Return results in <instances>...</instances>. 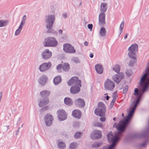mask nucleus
<instances>
[{
	"mask_svg": "<svg viewBox=\"0 0 149 149\" xmlns=\"http://www.w3.org/2000/svg\"><path fill=\"white\" fill-rule=\"evenodd\" d=\"M62 65L61 64H60L57 66V69L58 70L60 69H61V68H62Z\"/></svg>",
	"mask_w": 149,
	"mask_h": 149,
	"instance_id": "nucleus-43",
	"label": "nucleus"
},
{
	"mask_svg": "<svg viewBox=\"0 0 149 149\" xmlns=\"http://www.w3.org/2000/svg\"><path fill=\"white\" fill-rule=\"evenodd\" d=\"M84 44L85 46H87L88 45V43L87 41H85L84 42Z\"/></svg>",
	"mask_w": 149,
	"mask_h": 149,
	"instance_id": "nucleus-52",
	"label": "nucleus"
},
{
	"mask_svg": "<svg viewBox=\"0 0 149 149\" xmlns=\"http://www.w3.org/2000/svg\"><path fill=\"white\" fill-rule=\"evenodd\" d=\"M128 86L127 85H126L125 87H124L123 90V93H125L127 92L128 90Z\"/></svg>",
	"mask_w": 149,
	"mask_h": 149,
	"instance_id": "nucleus-37",
	"label": "nucleus"
},
{
	"mask_svg": "<svg viewBox=\"0 0 149 149\" xmlns=\"http://www.w3.org/2000/svg\"><path fill=\"white\" fill-rule=\"evenodd\" d=\"M93 27V26L92 24H88V28L91 31H92Z\"/></svg>",
	"mask_w": 149,
	"mask_h": 149,
	"instance_id": "nucleus-42",
	"label": "nucleus"
},
{
	"mask_svg": "<svg viewBox=\"0 0 149 149\" xmlns=\"http://www.w3.org/2000/svg\"><path fill=\"white\" fill-rule=\"evenodd\" d=\"M106 97V99L107 100H109V98L110 97H109L107 95L106 96H105V97Z\"/></svg>",
	"mask_w": 149,
	"mask_h": 149,
	"instance_id": "nucleus-54",
	"label": "nucleus"
},
{
	"mask_svg": "<svg viewBox=\"0 0 149 149\" xmlns=\"http://www.w3.org/2000/svg\"><path fill=\"white\" fill-rule=\"evenodd\" d=\"M100 119L101 122H104L106 118L105 117H102L100 118Z\"/></svg>",
	"mask_w": 149,
	"mask_h": 149,
	"instance_id": "nucleus-44",
	"label": "nucleus"
},
{
	"mask_svg": "<svg viewBox=\"0 0 149 149\" xmlns=\"http://www.w3.org/2000/svg\"><path fill=\"white\" fill-rule=\"evenodd\" d=\"M52 66V63L50 62L44 63L40 65L39 69L41 72H44L49 70Z\"/></svg>",
	"mask_w": 149,
	"mask_h": 149,
	"instance_id": "nucleus-7",
	"label": "nucleus"
},
{
	"mask_svg": "<svg viewBox=\"0 0 149 149\" xmlns=\"http://www.w3.org/2000/svg\"><path fill=\"white\" fill-rule=\"evenodd\" d=\"M43 44L45 47H54L57 45L58 42L55 38L50 37L45 38Z\"/></svg>",
	"mask_w": 149,
	"mask_h": 149,
	"instance_id": "nucleus-3",
	"label": "nucleus"
},
{
	"mask_svg": "<svg viewBox=\"0 0 149 149\" xmlns=\"http://www.w3.org/2000/svg\"><path fill=\"white\" fill-rule=\"evenodd\" d=\"M58 146L59 149H63L65 148V145L64 143L60 142L58 143Z\"/></svg>",
	"mask_w": 149,
	"mask_h": 149,
	"instance_id": "nucleus-27",
	"label": "nucleus"
},
{
	"mask_svg": "<svg viewBox=\"0 0 149 149\" xmlns=\"http://www.w3.org/2000/svg\"><path fill=\"white\" fill-rule=\"evenodd\" d=\"M101 137L102 132L99 130H96L94 131L91 135V138L93 139H99Z\"/></svg>",
	"mask_w": 149,
	"mask_h": 149,
	"instance_id": "nucleus-10",
	"label": "nucleus"
},
{
	"mask_svg": "<svg viewBox=\"0 0 149 149\" xmlns=\"http://www.w3.org/2000/svg\"><path fill=\"white\" fill-rule=\"evenodd\" d=\"M47 108V107H45V108H42L41 109V110H40V111H43L44 110H46Z\"/></svg>",
	"mask_w": 149,
	"mask_h": 149,
	"instance_id": "nucleus-46",
	"label": "nucleus"
},
{
	"mask_svg": "<svg viewBox=\"0 0 149 149\" xmlns=\"http://www.w3.org/2000/svg\"><path fill=\"white\" fill-rule=\"evenodd\" d=\"M95 70L99 74H102L103 72V69L102 66L100 64H97L95 66Z\"/></svg>",
	"mask_w": 149,
	"mask_h": 149,
	"instance_id": "nucleus-18",
	"label": "nucleus"
},
{
	"mask_svg": "<svg viewBox=\"0 0 149 149\" xmlns=\"http://www.w3.org/2000/svg\"><path fill=\"white\" fill-rule=\"evenodd\" d=\"M120 65L118 64H116L112 67V70L117 73H120Z\"/></svg>",
	"mask_w": 149,
	"mask_h": 149,
	"instance_id": "nucleus-22",
	"label": "nucleus"
},
{
	"mask_svg": "<svg viewBox=\"0 0 149 149\" xmlns=\"http://www.w3.org/2000/svg\"><path fill=\"white\" fill-rule=\"evenodd\" d=\"M115 86L114 83L112 82V89H113Z\"/></svg>",
	"mask_w": 149,
	"mask_h": 149,
	"instance_id": "nucleus-55",
	"label": "nucleus"
},
{
	"mask_svg": "<svg viewBox=\"0 0 149 149\" xmlns=\"http://www.w3.org/2000/svg\"><path fill=\"white\" fill-rule=\"evenodd\" d=\"M22 28V26L19 25L18 28L16 31L15 33V35L17 36L20 33Z\"/></svg>",
	"mask_w": 149,
	"mask_h": 149,
	"instance_id": "nucleus-33",
	"label": "nucleus"
},
{
	"mask_svg": "<svg viewBox=\"0 0 149 149\" xmlns=\"http://www.w3.org/2000/svg\"><path fill=\"white\" fill-rule=\"evenodd\" d=\"M127 36H128V34L127 33H126V34H125V35L124 37V39H126L127 37Z\"/></svg>",
	"mask_w": 149,
	"mask_h": 149,
	"instance_id": "nucleus-53",
	"label": "nucleus"
},
{
	"mask_svg": "<svg viewBox=\"0 0 149 149\" xmlns=\"http://www.w3.org/2000/svg\"><path fill=\"white\" fill-rule=\"evenodd\" d=\"M68 85L71 86L73 85L70 88V92L72 94H77L80 91V87H81L80 80L78 79L77 77H74L68 82Z\"/></svg>",
	"mask_w": 149,
	"mask_h": 149,
	"instance_id": "nucleus-1",
	"label": "nucleus"
},
{
	"mask_svg": "<svg viewBox=\"0 0 149 149\" xmlns=\"http://www.w3.org/2000/svg\"><path fill=\"white\" fill-rule=\"evenodd\" d=\"M102 144V142L95 143L92 145V147L94 148H97L99 147Z\"/></svg>",
	"mask_w": 149,
	"mask_h": 149,
	"instance_id": "nucleus-35",
	"label": "nucleus"
},
{
	"mask_svg": "<svg viewBox=\"0 0 149 149\" xmlns=\"http://www.w3.org/2000/svg\"><path fill=\"white\" fill-rule=\"evenodd\" d=\"M63 70L67 71L69 70L70 69L69 65L68 63H65L62 67Z\"/></svg>",
	"mask_w": 149,
	"mask_h": 149,
	"instance_id": "nucleus-25",
	"label": "nucleus"
},
{
	"mask_svg": "<svg viewBox=\"0 0 149 149\" xmlns=\"http://www.w3.org/2000/svg\"><path fill=\"white\" fill-rule=\"evenodd\" d=\"M112 104V101L111 102L110 104V106H109V108L110 109H111V108H112V106H111V104Z\"/></svg>",
	"mask_w": 149,
	"mask_h": 149,
	"instance_id": "nucleus-56",
	"label": "nucleus"
},
{
	"mask_svg": "<svg viewBox=\"0 0 149 149\" xmlns=\"http://www.w3.org/2000/svg\"><path fill=\"white\" fill-rule=\"evenodd\" d=\"M124 75L122 72L118 73V74L114 75L112 78L113 79L117 84L119 82L124 78Z\"/></svg>",
	"mask_w": 149,
	"mask_h": 149,
	"instance_id": "nucleus-9",
	"label": "nucleus"
},
{
	"mask_svg": "<svg viewBox=\"0 0 149 149\" xmlns=\"http://www.w3.org/2000/svg\"><path fill=\"white\" fill-rule=\"evenodd\" d=\"M19 129H20V128H19L16 132V135H17L18 134L19 132Z\"/></svg>",
	"mask_w": 149,
	"mask_h": 149,
	"instance_id": "nucleus-47",
	"label": "nucleus"
},
{
	"mask_svg": "<svg viewBox=\"0 0 149 149\" xmlns=\"http://www.w3.org/2000/svg\"><path fill=\"white\" fill-rule=\"evenodd\" d=\"M95 126L96 127H103L102 124L100 122H98L95 123Z\"/></svg>",
	"mask_w": 149,
	"mask_h": 149,
	"instance_id": "nucleus-38",
	"label": "nucleus"
},
{
	"mask_svg": "<svg viewBox=\"0 0 149 149\" xmlns=\"http://www.w3.org/2000/svg\"><path fill=\"white\" fill-rule=\"evenodd\" d=\"M58 119L60 121L64 120L66 118V115L65 111L63 109H60L57 111Z\"/></svg>",
	"mask_w": 149,
	"mask_h": 149,
	"instance_id": "nucleus-11",
	"label": "nucleus"
},
{
	"mask_svg": "<svg viewBox=\"0 0 149 149\" xmlns=\"http://www.w3.org/2000/svg\"><path fill=\"white\" fill-rule=\"evenodd\" d=\"M104 86L106 90H111L112 89V81L109 79H107L104 82Z\"/></svg>",
	"mask_w": 149,
	"mask_h": 149,
	"instance_id": "nucleus-16",
	"label": "nucleus"
},
{
	"mask_svg": "<svg viewBox=\"0 0 149 149\" xmlns=\"http://www.w3.org/2000/svg\"><path fill=\"white\" fill-rule=\"evenodd\" d=\"M50 91L44 90L40 92V95L42 97H47L50 94Z\"/></svg>",
	"mask_w": 149,
	"mask_h": 149,
	"instance_id": "nucleus-21",
	"label": "nucleus"
},
{
	"mask_svg": "<svg viewBox=\"0 0 149 149\" xmlns=\"http://www.w3.org/2000/svg\"><path fill=\"white\" fill-rule=\"evenodd\" d=\"M135 62V60H131L129 62V65L130 66H132L133 65Z\"/></svg>",
	"mask_w": 149,
	"mask_h": 149,
	"instance_id": "nucleus-41",
	"label": "nucleus"
},
{
	"mask_svg": "<svg viewBox=\"0 0 149 149\" xmlns=\"http://www.w3.org/2000/svg\"><path fill=\"white\" fill-rule=\"evenodd\" d=\"M81 134V132H77L75 133L74 136L75 139H77L80 138Z\"/></svg>",
	"mask_w": 149,
	"mask_h": 149,
	"instance_id": "nucleus-36",
	"label": "nucleus"
},
{
	"mask_svg": "<svg viewBox=\"0 0 149 149\" xmlns=\"http://www.w3.org/2000/svg\"><path fill=\"white\" fill-rule=\"evenodd\" d=\"M116 119V118H113V120H115Z\"/></svg>",
	"mask_w": 149,
	"mask_h": 149,
	"instance_id": "nucleus-58",
	"label": "nucleus"
},
{
	"mask_svg": "<svg viewBox=\"0 0 149 149\" xmlns=\"http://www.w3.org/2000/svg\"><path fill=\"white\" fill-rule=\"evenodd\" d=\"M122 116L123 117H124V114L123 113H122Z\"/></svg>",
	"mask_w": 149,
	"mask_h": 149,
	"instance_id": "nucleus-57",
	"label": "nucleus"
},
{
	"mask_svg": "<svg viewBox=\"0 0 149 149\" xmlns=\"http://www.w3.org/2000/svg\"><path fill=\"white\" fill-rule=\"evenodd\" d=\"M49 99L47 97H44L39 100L38 105L40 107H42L47 104L49 102Z\"/></svg>",
	"mask_w": 149,
	"mask_h": 149,
	"instance_id": "nucleus-14",
	"label": "nucleus"
},
{
	"mask_svg": "<svg viewBox=\"0 0 149 149\" xmlns=\"http://www.w3.org/2000/svg\"><path fill=\"white\" fill-rule=\"evenodd\" d=\"M52 116L51 115L47 114L44 118V121L47 126H50L52 123L53 120Z\"/></svg>",
	"mask_w": 149,
	"mask_h": 149,
	"instance_id": "nucleus-13",
	"label": "nucleus"
},
{
	"mask_svg": "<svg viewBox=\"0 0 149 149\" xmlns=\"http://www.w3.org/2000/svg\"><path fill=\"white\" fill-rule=\"evenodd\" d=\"M72 61L74 63H79L80 61L79 59L77 58H73Z\"/></svg>",
	"mask_w": 149,
	"mask_h": 149,
	"instance_id": "nucleus-39",
	"label": "nucleus"
},
{
	"mask_svg": "<svg viewBox=\"0 0 149 149\" xmlns=\"http://www.w3.org/2000/svg\"><path fill=\"white\" fill-rule=\"evenodd\" d=\"M52 56V52L49 51L48 49H47L44 50L41 54L42 58L45 59H48L51 57Z\"/></svg>",
	"mask_w": 149,
	"mask_h": 149,
	"instance_id": "nucleus-12",
	"label": "nucleus"
},
{
	"mask_svg": "<svg viewBox=\"0 0 149 149\" xmlns=\"http://www.w3.org/2000/svg\"><path fill=\"white\" fill-rule=\"evenodd\" d=\"M138 45L136 44H133L129 48L128 50L129 52L128 53V55L129 57L136 59L135 53L138 51Z\"/></svg>",
	"mask_w": 149,
	"mask_h": 149,
	"instance_id": "nucleus-6",
	"label": "nucleus"
},
{
	"mask_svg": "<svg viewBox=\"0 0 149 149\" xmlns=\"http://www.w3.org/2000/svg\"><path fill=\"white\" fill-rule=\"evenodd\" d=\"M53 30H51L50 31H49V32H50V33H56V31L53 32Z\"/></svg>",
	"mask_w": 149,
	"mask_h": 149,
	"instance_id": "nucleus-51",
	"label": "nucleus"
},
{
	"mask_svg": "<svg viewBox=\"0 0 149 149\" xmlns=\"http://www.w3.org/2000/svg\"><path fill=\"white\" fill-rule=\"evenodd\" d=\"M105 0H103V1H104Z\"/></svg>",
	"mask_w": 149,
	"mask_h": 149,
	"instance_id": "nucleus-60",
	"label": "nucleus"
},
{
	"mask_svg": "<svg viewBox=\"0 0 149 149\" xmlns=\"http://www.w3.org/2000/svg\"><path fill=\"white\" fill-rule=\"evenodd\" d=\"M75 103L76 105L81 107H84L85 105L84 100L80 98H79L76 100Z\"/></svg>",
	"mask_w": 149,
	"mask_h": 149,
	"instance_id": "nucleus-17",
	"label": "nucleus"
},
{
	"mask_svg": "<svg viewBox=\"0 0 149 149\" xmlns=\"http://www.w3.org/2000/svg\"><path fill=\"white\" fill-rule=\"evenodd\" d=\"M63 16L65 18H66L67 17V15L66 14H63Z\"/></svg>",
	"mask_w": 149,
	"mask_h": 149,
	"instance_id": "nucleus-49",
	"label": "nucleus"
},
{
	"mask_svg": "<svg viewBox=\"0 0 149 149\" xmlns=\"http://www.w3.org/2000/svg\"><path fill=\"white\" fill-rule=\"evenodd\" d=\"M125 73L127 76H130L131 75V70H127L125 72Z\"/></svg>",
	"mask_w": 149,
	"mask_h": 149,
	"instance_id": "nucleus-40",
	"label": "nucleus"
},
{
	"mask_svg": "<svg viewBox=\"0 0 149 149\" xmlns=\"http://www.w3.org/2000/svg\"><path fill=\"white\" fill-rule=\"evenodd\" d=\"M72 115L74 117L79 119L81 117V112L79 110H75L73 111Z\"/></svg>",
	"mask_w": 149,
	"mask_h": 149,
	"instance_id": "nucleus-19",
	"label": "nucleus"
},
{
	"mask_svg": "<svg viewBox=\"0 0 149 149\" xmlns=\"http://www.w3.org/2000/svg\"><path fill=\"white\" fill-rule=\"evenodd\" d=\"M63 50L66 53H74L76 50L74 47L70 44H66L63 45Z\"/></svg>",
	"mask_w": 149,
	"mask_h": 149,
	"instance_id": "nucleus-8",
	"label": "nucleus"
},
{
	"mask_svg": "<svg viewBox=\"0 0 149 149\" xmlns=\"http://www.w3.org/2000/svg\"><path fill=\"white\" fill-rule=\"evenodd\" d=\"M26 15H24L23 17L22 21L20 23V26H21L22 27H23L25 24V22L26 20Z\"/></svg>",
	"mask_w": 149,
	"mask_h": 149,
	"instance_id": "nucleus-31",
	"label": "nucleus"
},
{
	"mask_svg": "<svg viewBox=\"0 0 149 149\" xmlns=\"http://www.w3.org/2000/svg\"><path fill=\"white\" fill-rule=\"evenodd\" d=\"M106 111L105 105L102 102H100L98 103V107L95 109V113L97 116L102 117L105 115Z\"/></svg>",
	"mask_w": 149,
	"mask_h": 149,
	"instance_id": "nucleus-4",
	"label": "nucleus"
},
{
	"mask_svg": "<svg viewBox=\"0 0 149 149\" xmlns=\"http://www.w3.org/2000/svg\"><path fill=\"white\" fill-rule=\"evenodd\" d=\"M90 56L91 58H92L93 56V53H91L90 54Z\"/></svg>",
	"mask_w": 149,
	"mask_h": 149,
	"instance_id": "nucleus-50",
	"label": "nucleus"
},
{
	"mask_svg": "<svg viewBox=\"0 0 149 149\" xmlns=\"http://www.w3.org/2000/svg\"><path fill=\"white\" fill-rule=\"evenodd\" d=\"M78 146V144L76 142H73L70 145V149H76Z\"/></svg>",
	"mask_w": 149,
	"mask_h": 149,
	"instance_id": "nucleus-26",
	"label": "nucleus"
},
{
	"mask_svg": "<svg viewBox=\"0 0 149 149\" xmlns=\"http://www.w3.org/2000/svg\"><path fill=\"white\" fill-rule=\"evenodd\" d=\"M63 31L61 29H59L58 30V33L60 34L61 35L62 34Z\"/></svg>",
	"mask_w": 149,
	"mask_h": 149,
	"instance_id": "nucleus-48",
	"label": "nucleus"
},
{
	"mask_svg": "<svg viewBox=\"0 0 149 149\" xmlns=\"http://www.w3.org/2000/svg\"><path fill=\"white\" fill-rule=\"evenodd\" d=\"M81 3H80V4H79V5H81Z\"/></svg>",
	"mask_w": 149,
	"mask_h": 149,
	"instance_id": "nucleus-59",
	"label": "nucleus"
},
{
	"mask_svg": "<svg viewBox=\"0 0 149 149\" xmlns=\"http://www.w3.org/2000/svg\"><path fill=\"white\" fill-rule=\"evenodd\" d=\"M61 77L58 76L56 77L54 79L53 81L54 84L56 85H58L61 82Z\"/></svg>",
	"mask_w": 149,
	"mask_h": 149,
	"instance_id": "nucleus-23",
	"label": "nucleus"
},
{
	"mask_svg": "<svg viewBox=\"0 0 149 149\" xmlns=\"http://www.w3.org/2000/svg\"><path fill=\"white\" fill-rule=\"evenodd\" d=\"M9 127V126H5L3 127V129L4 130H7L8 129Z\"/></svg>",
	"mask_w": 149,
	"mask_h": 149,
	"instance_id": "nucleus-45",
	"label": "nucleus"
},
{
	"mask_svg": "<svg viewBox=\"0 0 149 149\" xmlns=\"http://www.w3.org/2000/svg\"><path fill=\"white\" fill-rule=\"evenodd\" d=\"M107 4L104 3H102L100 6V10L101 12L100 13L99 17V24L101 26H104L105 24V15L104 12H105L107 9Z\"/></svg>",
	"mask_w": 149,
	"mask_h": 149,
	"instance_id": "nucleus-2",
	"label": "nucleus"
},
{
	"mask_svg": "<svg viewBox=\"0 0 149 149\" xmlns=\"http://www.w3.org/2000/svg\"><path fill=\"white\" fill-rule=\"evenodd\" d=\"M48 79L47 76L45 75H42L38 79V82L42 85H44Z\"/></svg>",
	"mask_w": 149,
	"mask_h": 149,
	"instance_id": "nucleus-15",
	"label": "nucleus"
},
{
	"mask_svg": "<svg viewBox=\"0 0 149 149\" xmlns=\"http://www.w3.org/2000/svg\"><path fill=\"white\" fill-rule=\"evenodd\" d=\"M113 98L112 99V106L116 100V98H117V92L116 91L114 92L113 94Z\"/></svg>",
	"mask_w": 149,
	"mask_h": 149,
	"instance_id": "nucleus-29",
	"label": "nucleus"
},
{
	"mask_svg": "<svg viewBox=\"0 0 149 149\" xmlns=\"http://www.w3.org/2000/svg\"><path fill=\"white\" fill-rule=\"evenodd\" d=\"M108 141L109 143H112V132H110L107 135Z\"/></svg>",
	"mask_w": 149,
	"mask_h": 149,
	"instance_id": "nucleus-30",
	"label": "nucleus"
},
{
	"mask_svg": "<svg viewBox=\"0 0 149 149\" xmlns=\"http://www.w3.org/2000/svg\"><path fill=\"white\" fill-rule=\"evenodd\" d=\"M148 143V139H147L143 143H142L140 145V146L141 147H145Z\"/></svg>",
	"mask_w": 149,
	"mask_h": 149,
	"instance_id": "nucleus-34",
	"label": "nucleus"
},
{
	"mask_svg": "<svg viewBox=\"0 0 149 149\" xmlns=\"http://www.w3.org/2000/svg\"><path fill=\"white\" fill-rule=\"evenodd\" d=\"M8 23L7 20H0V27H2L7 25Z\"/></svg>",
	"mask_w": 149,
	"mask_h": 149,
	"instance_id": "nucleus-28",
	"label": "nucleus"
},
{
	"mask_svg": "<svg viewBox=\"0 0 149 149\" xmlns=\"http://www.w3.org/2000/svg\"><path fill=\"white\" fill-rule=\"evenodd\" d=\"M64 101L65 104L67 105H71L72 104V102L70 98H65L64 99Z\"/></svg>",
	"mask_w": 149,
	"mask_h": 149,
	"instance_id": "nucleus-24",
	"label": "nucleus"
},
{
	"mask_svg": "<svg viewBox=\"0 0 149 149\" xmlns=\"http://www.w3.org/2000/svg\"><path fill=\"white\" fill-rule=\"evenodd\" d=\"M125 24V22L124 21L122 22V23H121L120 26V34L119 35V36L120 35L123 33V29L124 26Z\"/></svg>",
	"mask_w": 149,
	"mask_h": 149,
	"instance_id": "nucleus-32",
	"label": "nucleus"
},
{
	"mask_svg": "<svg viewBox=\"0 0 149 149\" xmlns=\"http://www.w3.org/2000/svg\"><path fill=\"white\" fill-rule=\"evenodd\" d=\"M55 19V17L54 15H49L46 16L45 23L46 28L48 29H52Z\"/></svg>",
	"mask_w": 149,
	"mask_h": 149,
	"instance_id": "nucleus-5",
	"label": "nucleus"
},
{
	"mask_svg": "<svg viewBox=\"0 0 149 149\" xmlns=\"http://www.w3.org/2000/svg\"><path fill=\"white\" fill-rule=\"evenodd\" d=\"M106 33L107 32L105 28L103 27H101L99 32L100 36L102 37H105Z\"/></svg>",
	"mask_w": 149,
	"mask_h": 149,
	"instance_id": "nucleus-20",
	"label": "nucleus"
}]
</instances>
